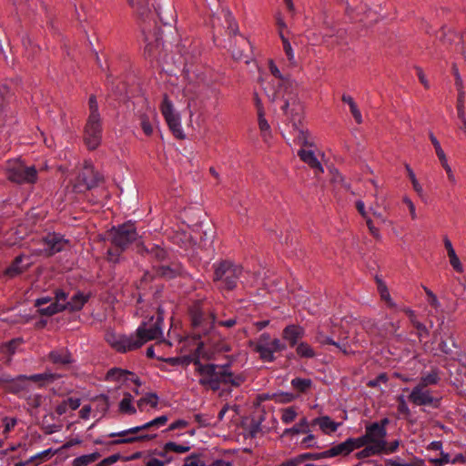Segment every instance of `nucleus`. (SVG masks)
Returning <instances> with one entry per match:
<instances>
[{
  "instance_id": "obj_1",
  "label": "nucleus",
  "mask_w": 466,
  "mask_h": 466,
  "mask_svg": "<svg viewBox=\"0 0 466 466\" xmlns=\"http://www.w3.org/2000/svg\"><path fill=\"white\" fill-rule=\"evenodd\" d=\"M283 86L284 91L279 93L281 95L280 109L293 128H298L304 116V107L298 95V84L293 79H286Z\"/></svg>"
},
{
  "instance_id": "obj_2",
  "label": "nucleus",
  "mask_w": 466,
  "mask_h": 466,
  "mask_svg": "<svg viewBox=\"0 0 466 466\" xmlns=\"http://www.w3.org/2000/svg\"><path fill=\"white\" fill-rule=\"evenodd\" d=\"M213 281L220 289L233 290L237 288L243 268L230 260H221L213 265Z\"/></svg>"
},
{
  "instance_id": "obj_3",
  "label": "nucleus",
  "mask_w": 466,
  "mask_h": 466,
  "mask_svg": "<svg viewBox=\"0 0 466 466\" xmlns=\"http://www.w3.org/2000/svg\"><path fill=\"white\" fill-rule=\"evenodd\" d=\"M163 319L164 310L158 308L156 319L155 317L152 316L148 321H143L140 324L136 333L132 335L135 350L141 348L147 341L157 339L163 336Z\"/></svg>"
},
{
  "instance_id": "obj_4",
  "label": "nucleus",
  "mask_w": 466,
  "mask_h": 466,
  "mask_svg": "<svg viewBox=\"0 0 466 466\" xmlns=\"http://www.w3.org/2000/svg\"><path fill=\"white\" fill-rule=\"evenodd\" d=\"M138 238V233L133 223L127 222L117 227H112L107 231V239L113 247L126 250Z\"/></svg>"
},
{
  "instance_id": "obj_5",
  "label": "nucleus",
  "mask_w": 466,
  "mask_h": 466,
  "mask_svg": "<svg viewBox=\"0 0 466 466\" xmlns=\"http://www.w3.org/2000/svg\"><path fill=\"white\" fill-rule=\"evenodd\" d=\"M6 177L16 184H33L37 180V171L34 166L25 167L19 161L8 162Z\"/></svg>"
},
{
  "instance_id": "obj_6",
  "label": "nucleus",
  "mask_w": 466,
  "mask_h": 466,
  "mask_svg": "<svg viewBox=\"0 0 466 466\" xmlns=\"http://www.w3.org/2000/svg\"><path fill=\"white\" fill-rule=\"evenodd\" d=\"M103 179V176L86 160L76 177L75 187L78 191L89 190L96 187Z\"/></svg>"
},
{
  "instance_id": "obj_7",
  "label": "nucleus",
  "mask_w": 466,
  "mask_h": 466,
  "mask_svg": "<svg viewBox=\"0 0 466 466\" xmlns=\"http://www.w3.org/2000/svg\"><path fill=\"white\" fill-rule=\"evenodd\" d=\"M213 379L217 380L218 390L221 384L239 387L246 380L243 374L233 373L229 363L224 365L214 364Z\"/></svg>"
},
{
  "instance_id": "obj_8",
  "label": "nucleus",
  "mask_w": 466,
  "mask_h": 466,
  "mask_svg": "<svg viewBox=\"0 0 466 466\" xmlns=\"http://www.w3.org/2000/svg\"><path fill=\"white\" fill-rule=\"evenodd\" d=\"M42 243L45 248L35 252V254L44 255L48 258L64 250L69 244V240L65 238L64 236L59 233L50 232L42 238Z\"/></svg>"
},
{
  "instance_id": "obj_9",
  "label": "nucleus",
  "mask_w": 466,
  "mask_h": 466,
  "mask_svg": "<svg viewBox=\"0 0 466 466\" xmlns=\"http://www.w3.org/2000/svg\"><path fill=\"white\" fill-rule=\"evenodd\" d=\"M101 139V117H88L84 130V142L86 146L89 150H95L100 145Z\"/></svg>"
},
{
  "instance_id": "obj_10",
  "label": "nucleus",
  "mask_w": 466,
  "mask_h": 466,
  "mask_svg": "<svg viewBox=\"0 0 466 466\" xmlns=\"http://www.w3.org/2000/svg\"><path fill=\"white\" fill-rule=\"evenodd\" d=\"M161 113L173 135L178 139H184L185 135L181 127L180 118L178 115L175 113L173 105L167 95L164 96L161 104Z\"/></svg>"
},
{
  "instance_id": "obj_11",
  "label": "nucleus",
  "mask_w": 466,
  "mask_h": 466,
  "mask_svg": "<svg viewBox=\"0 0 466 466\" xmlns=\"http://www.w3.org/2000/svg\"><path fill=\"white\" fill-rule=\"evenodd\" d=\"M408 399L416 406H431L434 409L441 406V398L434 397L430 390L420 385L411 390Z\"/></svg>"
},
{
  "instance_id": "obj_12",
  "label": "nucleus",
  "mask_w": 466,
  "mask_h": 466,
  "mask_svg": "<svg viewBox=\"0 0 466 466\" xmlns=\"http://www.w3.org/2000/svg\"><path fill=\"white\" fill-rule=\"evenodd\" d=\"M196 366L195 371L200 376L198 383L213 391L218 390L217 380L213 379L214 376V363L203 364L198 359L194 360Z\"/></svg>"
},
{
  "instance_id": "obj_13",
  "label": "nucleus",
  "mask_w": 466,
  "mask_h": 466,
  "mask_svg": "<svg viewBox=\"0 0 466 466\" xmlns=\"http://www.w3.org/2000/svg\"><path fill=\"white\" fill-rule=\"evenodd\" d=\"M389 423L387 418L382 419L380 422H374L366 427L365 433L369 438L370 443L377 445L379 443L380 448L386 449V441L384 440L387 431L386 425Z\"/></svg>"
},
{
  "instance_id": "obj_14",
  "label": "nucleus",
  "mask_w": 466,
  "mask_h": 466,
  "mask_svg": "<svg viewBox=\"0 0 466 466\" xmlns=\"http://www.w3.org/2000/svg\"><path fill=\"white\" fill-rule=\"evenodd\" d=\"M249 347L258 353L260 360L265 362H273L276 360L270 349V335L267 332L262 333L256 341H249Z\"/></svg>"
},
{
  "instance_id": "obj_15",
  "label": "nucleus",
  "mask_w": 466,
  "mask_h": 466,
  "mask_svg": "<svg viewBox=\"0 0 466 466\" xmlns=\"http://www.w3.org/2000/svg\"><path fill=\"white\" fill-rule=\"evenodd\" d=\"M106 341L118 352L125 353L135 350L133 346L132 335H116L114 333L106 334Z\"/></svg>"
},
{
  "instance_id": "obj_16",
  "label": "nucleus",
  "mask_w": 466,
  "mask_h": 466,
  "mask_svg": "<svg viewBox=\"0 0 466 466\" xmlns=\"http://www.w3.org/2000/svg\"><path fill=\"white\" fill-rule=\"evenodd\" d=\"M119 432H112L108 434L109 438L118 437L117 439L112 441L109 444L111 445H121V444H130L144 441H149L156 437V434H138V433H127V435H120Z\"/></svg>"
},
{
  "instance_id": "obj_17",
  "label": "nucleus",
  "mask_w": 466,
  "mask_h": 466,
  "mask_svg": "<svg viewBox=\"0 0 466 466\" xmlns=\"http://www.w3.org/2000/svg\"><path fill=\"white\" fill-rule=\"evenodd\" d=\"M304 335V328L296 324L288 325L282 330V339L287 341L291 348L298 345L299 340L301 339Z\"/></svg>"
},
{
  "instance_id": "obj_18",
  "label": "nucleus",
  "mask_w": 466,
  "mask_h": 466,
  "mask_svg": "<svg viewBox=\"0 0 466 466\" xmlns=\"http://www.w3.org/2000/svg\"><path fill=\"white\" fill-rule=\"evenodd\" d=\"M345 338L342 342L335 341L331 337L325 335L323 330L319 329L316 331L315 339L321 345H333L337 347L344 355H350L353 353L350 350V344Z\"/></svg>"
},
{
  "instance_id": "obj_19",
  "label": "nucleus",
  "mask_w": 466,
  "mask_h": 466,
  "mask_svg": "<svg viewBox=\"0 0 466 466\" xmlns=\"http://www.w3.org/2000/svg\"><path fill=\"white\" fill-rule=\"evenodd\" d=\"M158 276L167 279H172L184 273L183 266L178 262H171L168 265L158 266L156 269Z\"/></svg>"
},
{
  "instance_id": "obj_20",
  "label": "nucleus",
  "mask_w": 466,
  "mask_h": 466,
  "mask_svg": "<svg viewBox=\"0 0 466 466\" xmlns=\"http://www.w3.org/2000/svg\"><path fill=\"white\" fill-rule=\"evenodd\" d=\"M167 420H168V417L167 415H162V416L157 417L141 426H137V427L130 428L128 430L122 431L120 435H127V433H138L144 430L157 429V428H160V427L166 425Z\"/></svg>"
},
{
  "instance_id": "obj_21",
  "label": "nucleus",
  "mask_w": 466,
  "mask_h": 466,
  "mask_svg": "<svg viewBox=\"0 0 466 466\" xmlns=\"http://www.w3.org/2000/svg\"><path fill=\"white\" fill-rule=\"evenodd\" d=\"M47 359L56 365H68L73 362L72 355L66 349L55 350L49 352Z\"/></svg>"
},
{
  "instance_id": "obj_22",
  "label": "nucleus",
  "mask_w": 466,
  "mask_h": 466,
  "mask_svg": "<svg viewBox=\"0 0 466 466\" xmlns=\"http://www.w3.org/2000/svg\"><path fill=\"white\" fill-rule=\"evenodd\" d=\"M298 156L304 163L308 164L312 169L315 170L316 175L323 172L322 166L312 150H306L305 148H301L298 151Z\"/></svg>"
},
{
  "instance_id": "obj_23",
  "label": "nucleus",
  "mask_w": 466,
  "mask_h": 466,
  "mask_svg": "<svg viewBox=\"0 0 466 466\" xmlns=\"http://www.w3.org/2000/svg\"><path fill=\"white\" fill-rule=\"evenodd\" d=\"M137 252L141 255H147L157 261H162L167 257V251L157 245H152L150 248L145 246L143 243L137 245Z\"/></svg>"
},
{
  "instance_id": "obj_24",
  "label": "nucleus",
  "mask_w": 466,
  "mask_h": 466,
  "mask_svg": "<svg viewBox=\"0 0 466 466\" xmlns=\"http://www.w3.org/2000/svg\"><path fill=\"white\" fill-rule=\"evenodd\" d=\"M136 374L127 370L119 369V368H112L110 369L106 376L107 380H116V381H134L136 378Z\"/></svg>"
},
{
  "instance_id": "obj_25",
  "label": "nucleus",
  "mask_w": 466,
  "mask_h": 466,
  "mask_svg": "<svg viewBox=\"0 0 466 466\" xmlns=\"http://www.w3.org/2000/svg\"><path fill=\"white\" fill-rule=\"evenodd\" d=\"M327 451L328 459L335 457H346L352 452L351 447L348 439L340 443L332 445Z\"/></svg>"
},
{
  "instance_id": "obj_26",
  "label": "nucleus",
  "mask_w": 466,
  "mask_h": 466,
  "mask_svg": "<svg viewBox=\"0 0 466 466\" xmlns=\"http://www.w3.org/2000/svg\"><path fill=\"white\" fill-rule=\"evenodd\" d=\"M443 243H444V247L447 250V254L449 257L451 266L453 268V269L455 271H457L459 273H462L463 272L462 264L452 247L451 241L448 238V237H444Z\"/></svg>"
},
{
  "instance_id": "obj_27",
  "label": "nucleus",
  "mask_w": 466,
  "mask_h": 466,
  "mask_svg": "<svg viewBox=\"0 0 466 466\" xmlns=\"http://www.w3.org/2000/svg\"><path fill=\"white\" fill-rule=\"evenodd\" d=\"M23 254L15 257L11 265L5 268L4 274L9 278H15L25 272L28 269L29 265L22 266L21 263L23 262Z\"/></svg>"
},
{
  "instance_id": "obj_28",
  "label": "nucleus",
  "mask_w": 466,
  "mask_h": 466,
  "mask_svg": "<svg viewBox=\"0 0 466 466\" xmlns=\"http://www.w3.org/2000/svg\"><path fill=\"white\" fill-rule=\"evenodd\" d=\"M310 425H318L324 433L329 434L331 432H335L338 427L339 426V423L333 421L329 416H322L314 419L311 421Z\"/></svg>"
},
{
  "instance_id": "obj_29",
  "label": "nucleus",
  "mask_w": 466,
  "mask_h": 466,
  "mask_svg": "<svg viewBox=\"0 0 466 466\" xmlns=\"http://www.w3.org/2000/svg\"><path fill=\"white\" fill-rule=\"evenodd\" d=\"M59 378L60 375L51 372H44L40 374H34L31 376L19 375L20 380H27L33 382H38L40 385L54 382L56 380Z\"/></svg>"
},
{
  "instance_id": "obj_30",
  "label": "nucleus",
  "mask_w": 466,
  "mask_h": 466,
  "mask_svg": "<svg viewBox=\"0 0 466 466\" xmlns=\"http://www.w3.org/2000/svg\"><path fill=\"white\" fill-rule=\"evenodd\" d=\"M239 46L241 49L233 48L232 56L237 60H244L245 63H248L249 55L248 52L251 49L248 41L243 37H241L239 41Z\"/></svg>"
},
{
  "instance_id": "obj_31",
  "label": "nucleus",
  "mask_w": 466,
  "mask_h": 466,
  "mask_svg": "<svg viewBox=\"0 0 466 466\" xmlns=\"http://www.w3.org/2000/svg\"><path fill=\"white\" fill-rule=\"evenodd\" d=\"M440 380V370L437 368H433L429 373L420 377L417 385L428 388L429 386L437 385Z\"/></svg>"
},
{
  "instance_id": "obj_32",
  "label": "nucleus",
  "mask_w": 466,
  "mask_h": 466,
  "mask_svg": "<svg viewBox=\"0 0 466 466\" xmlns=\"http://www.w3.org/2000/svg\"><path fill=\"white\" fill-rule=\"evenodd\" d=\"M133 396L129 392L124 393V398L120 400L118 410L122 414L134 415L137 413V409L132 404Z\"/></svg>"
},
{
  "instance_id": "obj_33",
  "label": "nucleus",
  "mask_w": 466,
  "mask_h": 466,
  "mask_svg": "<svg viewBox=\"0 0 466 466\" xmlns=\"http://www.w3.org/2000/svg\"><path fill=\"white\" fill-rule=\"evenodd\" d=\"M87 299L88 297L85 296L83 293L77 292L65 306L72 311L80 310L87 302Z\"/></svg>"
},
{
  "instance_id": "obj_34",
  "label": "nucleus",
  "mask_w": 466,
  "mask_h": 466,
  "mask_svg": "<svg viewBox=\"0 0 466 466\" xmlns=\"http://www.w3.org/2000/svg\"><path fill=\"white\" fill-rule=\"evenodd\" d=\"M191 322L194 329L201 327L206 321V314L199 308V306H194L190 309Z\"/></svg>"
},
{
  "instance_id": "obj_35",
  "label": "nucleus",
  "mask_w": 466,
  "mask_h": 466,
  "mask_svg": "<svg viewBox=\"0 0 466 466\" xmlns=\"http://www.w3.org/2000/svg\"><path fill=\"white\" fill-rule=\"evenodd\" d=\"M101 457V454L97 451L85 454L79 457H76L72 461V466H86L90 463L96 461Z\"/></svg>"
},
{
  "instance_id": "obj_36",
  "label": "nucleus",
  "mask_w": 466,
  "mask_h": 466,
  "mask_svg": "<svg viewBox=\"0 0 466 466\" xmlns=\"http://www.w3.org/2000/svg\"><path fill=\"white\" fill-rule=\"evenodd\" d=\"M292 388L299 393H307L312 387L310 379L295 378L291 380Z\"/></svg>"
},
{
  "instance_id": "obj_37",
  "label": "nucleus",
  "mask_w": 466,
  "mask_h": 466,
  "mask_svg": "<svg viewBox=\"0 0 466 466\" xmlns=\"http://www.w3.org/2000/svg\"><path fill=\"white\" fill-rule=\"evenodd\" d=\"M156 113L154 111H150V116L147 114H142L139 116L140 127L147 136H151L153 134V126L151 122V118H155Z\"/></svg>"
},
{
  "instance_id": "obj_38",
  "label": "nucleus",
  "mask_w": 466,
  "mask_h": 466,
  "mask_svg": "<svg viewBox=\"0 0 466 466\" xmlns=\"http://www.w3.org/2000/svg\"><path fill=\"white\" fill-rule=\"evenodd\" d=\"M383 449L380 448L379 443L377 445L370 443V445L365 446L364 449L358 451L355 456L358 459H364L373 455L380 454L383 452Z\"/></svg>"
},
{
  "instance_id": "obj_39",
  "label": "nucleus",
  "mask_w": 466,
  "mask_h": 466,
  "mask_svg": "<svg viewBox=\"0 0 466 466\" xmlns=\"http://www.w3.org/2000/svg\"><path fill=\"white\" fill-rule=\"evenodd\" d=\"M341 100L344 103L349 105L350 112H351L355 121L358 124H361L362 123V116H361L360 109L358 108L357 104L353 100V98L350 96L344 94L341 97Z\"/></svg>"
},
{
  "instance_id": "obj_40",
  "label": "nucleus",
  "mask_w": 466,
  "mask_h": 466,
  "mask_svg": "<svg viewBox=\"0 0 466 466\" xmlns=\"http://www.w3.org/2000/svg\"><path fill=\"white\" fill-rule=\"evenodd\" d=\"M258 127L261 131V135H262L264 141L267 142L268 139L271 137L270 127H269L267 119L265 118L264 111L261 108L258 109Z\"/></svg>"
},
{
  "instance_id": "obj_41",
  "label": "nucleus",
  "mask_w": 466,
  "mask_h": 466,
  "mask_svg": "<svg viewBox=\"0 0 466 466\" xmlns=\"http://www.w3.org/2000/svg\"><path fill=\"white\" fill-rule=\"evenodd\" d=\"M297 132V136L295 141L298 145L301 147H313V143L309 140V133L307 129L298 127V128H294Z\"/></svg>"
},
{
  "instance_id": "obj_42",
  "label": "nucleus",
  "mask_w": 466,
  "mask_h": 466,
  "mask_svg": "<svg viewBox=\"0 0 466 466\" xmlns=\"http://www.w3.org/2000/svg\"><path fill=\"white\" fill-rule=\"evenodd\" d=\"M406 313L408 314L410 319V322L412 323L413 327L418 330V334L420 337L425 335V336H429V329H427V327L420 322L416 316H415V313L413 310L411 309H407L406 310Z\"/></svg>"
},
{
  "instance_id": "obj_43",
  "label": "nucleus",
  "mask_w": 466,
  "mask_h": 466,
  "mask_svg": "<svg viewBox=\"0 0 466 466\" xmlns=\"http://www.w3.org/2000/svg\"><path fill=\"white\" fill-rule=\"evenodd\" d=\"M64 309H66V307L65 306V304L53 302V303H50V305L48 307L40 308L38 309V312H39V314L44 315V316H53L58 312L63 311Z\"/></svg>"
},
{
  "instance_id": "obj_44",
  "label": "nucleus",
  "mask_w": 466,
  "mask_h": 466,
  "mask_svg": "<svg viewBox=\"0 0 466 466\" xmlns=\"http://www.w3.org/2000/svg\"><path fill=\"white\" fill-rule=\"evenodd\" d=\"M139 410H142L145 404H149L152 408H157L158 404V396L156 393H147L146 396L139 399L137 402Z\"/></svg>"
},
{
  "instance_id": "obj_45",
  "label": "nucleus",
  "mask_w": 466,
  "mask_h": 466,
  "mask_svg": "<svg viewBox=\"0 0 466 466\" xmlns=\"http://www.w3.org/2000/svg\"><path fill=\"white\" fill-rule=\"evenodd\" d=\"M309 423L306 418H302L299 423L295 424L291 429H288L285 431V433H292V434H299V433H309Z\"/></svg>"
},
{
  "instance_id": "obj_46",
  "label": "nucleus",
  "mask_w": 466,
  "mask_h": 466,
  "mask_svg": "<svg viewBox=\"0 0 466 466\" xmlns=\"http://www.w3.org/2000/svg\"><path fill=\"white\" fill-rule=\"evenodd\" d=\"M296 352L300 358L310 359L315 357V351L307 342H300L297 345Z\"/></svg>"
},
{
  "instance_id": "obj_47",
  "label": "nucleus",
  "mask_w": 466,
  "mask_h": 466,
  "mask_svg": "<svg viewBox=\"0 0 466 466\" xmlns=\"http://www.w3.org/2000/svg\"><path fill=\"white\" fill-rule=\"evenodd\" d=\"M191 449V446H189L187 443L186 444H177L174 441H168L165 443V451L169 452H176V453H186L189 451Z\"/></svg>"
},
{
  "instance_id": "obj_48",
  "label": "nucleus",
  "mask_w": 466,
  "mask_h": 466,
  "mask_svg": "<svg viewBox=\"0 0 466 466\" xmlns=\"http://www.w3.org/2000/svg\"><path fill=\"white\" fill-rule=\"evenodd\" d=\"M93 401L96 403V410L103 414H105L110 407L109 398L105 394L96 396Z\"/></svg>"
},
{
  "instance_id": "obj_49",
  "label": "nucleus",
  "mask_w": 466,
  "mask_h": 466,
  "mask_svg": "<svg viewBox=\"0 0 466 466\" xmlns=\"http://www.w3.org/2000/svg\"><path fill=\"white\" fill-rule=\"evenodd\" d=\"M225 21L228 25V33L229 35H236L238 33V26L235 22L232 14L229 11L224 12Z\"/></svg>"
},
{
  "instance_id": "obj_50",
  "label": "nucleus",
  "mask_w": 466,
  "mask_h": 466,
  "mask_svg": "<svg viewBox=\"0 0 466 466\" xmlns=\"http://www.w3.org/2000/svg\"><path fill=\"white\" fill-rule=\"evenodd\" d=\"M348 441L350 442V445L351 447L352 451L360 449L362 447L367 446L370 443L369 438L367 437L366 433L360 437L358 438H348Z\"/></svg>"
},
{
  "instance_id": "obj_51",
  "label": "nucleus",
  "mask_w": 466,
  "mask_h": 466,
  "mask_svg": "<svg viewBox=\"0 0 466 466\" xmlns=\"http://www.w3.org/2000/svg\"><path fill=\"white\" fill-rule=\"evenodd\" d=\"M216 322V315L213 312H210L208 315H206V321L201 327H198L199 333L203 335H207L213 328Z\"/></svg>"
},
{
  "instance_id": "obj_52",
  "label": "nucleus",
  "mask_w": 466,
  "mask_h": 466,
  "mask_svg": "<svg viewBox=\"0 0 466 466\" xmlns=\"http://www.w3.org/2000/svg\"><path fill=\"white\" fill-rule=\"evenodd\" d=\"M269 70H270V73L277 78L280 79L281 80V84L279 85V91L278 93H281L282 91H284V81L286 79H290L289 77H284L282 76V74L280 73L279 69L278 68V66L274 64L273 61H270L269 62Z\"/></svg>"
},
{
  "instance_id": "obj_53",
  "label": "nucleus",
  "mask_w": 466,
  "mask_h": 466,
  "mask_svg": "<svg viewBox=\"0 0 466 466\" xmlns=\"http://www.w3.org/2000/svg\"><path fill=\"white\" fill-rule=\"evenodd\" d=\"M88 107H89V116L88 117H100V114L98 112V104L96 101V96L95 95H91L88 99Z\"/></svg>"
},
{
  "instance_id": "obj_54",
  "label": "nucleus",
  "mask_w": 466,
  "mask_h": 466,
  "mask_svg": "<svg viewBox=\"0 0 466 466\" xmlns=\"http://www.w3.org/2000/svg\"><path fill=\"white\" fill-rule=\"evenodd\" d=\"M429 137H430V139L435 148V152H436V155H437L440 162L445 160L447 158L446 155H445L443 149L441 148V144L438 141V139L436 138V137L433 135V133H430Z\"/></svg>"
},
{
  "instance_id": "obj_55",
  "label": "nucleus",
  "mask_w": 466,
  "mask_h": 466,
  "mask_svg": "<svg viewBox=\"0 0 466 466\" xmlns=\"http://www.w3.org/2000/svg\"><path fill=\"white\" fill-rule=\"evenodd\" d=\"M297 417V411L294 407H289L282 410L281 420L284 423L292 422Z\"/></svg>"
},
{
  "instance_id": "obj_56",
  "label": "nucleus",
  "mask_w": 466,
  "mask_h": 466,
  "mask_svg": "<svg viewBox=\"0 0 466 466\" xmlns=\"http://www.w3.org/2000/svg\"><path fill=\"white\" fill-rule=\"evenodd\" d=\"M146 466H165L173 461V457H168L166 460H160L152 456H147L146 459Z\"/></svg>"
},
{
  "instance_id": "obj_57",
  "label": "nucleus",
  "mask_w": 466,
  "mask_h": 466,
  "mask_svg": "<svg viewBox=\"0 0 466 466\" xmlns=\"http://www.w3.org/2000/svg\"><path fill=\"white\" fill-rule=\"evenodd\" d=\"M279 36L281 38L282 44H283V49L285 51L286 56H288V59L290 62H293L294 60V54L291 47V45L287 37L284 36L282 32H279Z\"/></svg>"
},
{
  "instance_id": "obj_58",
  "label": "nucleus",
  "mask_w": 466,
  "mask_h": 466,
  "mask_svg": "<svg viewBox=\"0 0 466 466\" xmlns=\"http://www.w3.org/2000/svg\"><path fill=\"white\" fill-rule=\"evenodd\" d=\"M171 239L177 245L183 247L188 242L189 236L186 232H176L171 237Z\"/></svg>"
},
{
  "instance_id": "obj_59",
  "label": "nucleus",
  "mask_w": 466,
  "mask_h": 466,
  "mask_svg": "<svg viewBox=\"0 0 466 466\" xmlns=\"http://www.w3.org/2000/svg\"><path fill=\"white\" fill-rule=\"evenodd\" d=\"M20 342H21V339H11L10 341L5 343L2 346L3 351L8 353L9 355L15 354Z\"/></svg>"
},
{
  "instance_id": "obj_60",
  "label": "nucleus",
  "mask_w": 466,
  "mask_h": 466,
  "mask_svg": "<svg viewBox=\"0 0 466 466\" xmlns=\"http://www.w3.org/2000/svg\"><path fill=\"white\" fill-rule=\"evenodd\" d=\"M134 9L135 11L137 13V15L143 19L145 20L146 18L148 17V15L151 14V11H150V8L148 7V5H141L137 2H136L134 0Z\"/></svg>"
},
{
  "instance_id": "obj_61",
  "label": "nucleus",
  "mask_w": 466,
  "mask_h": 466,
  "mask_svg": "<svg viewBox=\"0 0 466 466\" xmlns=\"http://www.w3.org/2000/svg\"><path fill=\"white\" fill-rule=\"evenodd\" d=\"M25 381H27V380H20L19 376L16 377L11 381L10 390L14 393H17L19 391L25 390Z\"/></svg>"
},
{
  "instance_id": "obj_62",
  "label": "nucleus",
  "mask_w": 466,
  "mask_h": 466,
  "mask_svg": "<svg viewBox=\"0 0 466 466\" xmlns=\"http://www.w3.org/2000/svg\"><path fill=\"white\" fill-rule=\"evenodd\" d=\"M125 250H120V248H116L113 247L112 248H109L106 252V259L109 262H112L114 264L117 263L119 261L120 255Z\"/></svg>"
},
{
  "instance_id": "obj_63",
  "label": "nucleus",
  "mask_w": 466,
  "mask_h": 466,
  "mask_svg": "<svg viewBox=\"0 0 466 466\" xmlns=\"http://www.w3.org/2000/svg\"><path fill=\"white\" fill-rule=\"evenodd\" d=\"M295 398H296V396L293 393H289V392H280V393H277L274 395V400L277 402H280V403L291 402L292 400H295Z\"/></svg>"
},
{
  "instance_id": "obj_64",
  "label": "nucleus",
  "mask_w": 466,
  "mask_h": 466,
  "mask_svg": "<svg viewBox=\"0 0 466 466\" xmlns=\"http://www.w3.org/2000/svg\"><path fill=\"white\" fill-rule=\"evenodd\" d=\"M183 466H206V463L199 459V455L191 454L185 459Z\"/></svg>"
}]
</instances>
